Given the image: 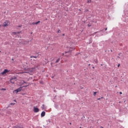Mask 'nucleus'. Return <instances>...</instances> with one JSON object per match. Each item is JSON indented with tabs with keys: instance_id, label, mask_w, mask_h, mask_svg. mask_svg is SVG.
I'll use <instances>...</instances> for the list:
<instances>
[{
	"instance_id": "18",
	"label": "nucleus",
	"mask_w": 128,
	"mask_h": 128,
	"mask_svg": "<svg viewBox=\"0 0 128 128\" xmlns=\"http://www.w3.org/2000/svg\"><path fill=\"white\" fill-rule=\"evenodd\" d=\"M96 94V92H94V96H95Z\"/></svg>"
},
{
	"instance_id": "6",
	"label": "nucleus",
	"mask_w": 128,
	"mask_h": 128,
	"mask_svg": "<svg viewBox=\"0 0 128 128\" xmlns=\"http://www.w3.org/2000/svg\"><path fill=\"white\" fill-rule=\"evenodd\" d=\"M34 112H38L40 111V109L38 108H36V106L34 107Z\"/></svg>"
},
{
	"instance_id": "12",
	"label": "nucleus",
	"mask_w": 128,
	"mask_h": 128,
	"mask_svg": "<svg viewBox=\"0 0 128 128\" xmlns=\"http://www.w3.org/2000/svg\"><path fill=\"white\" fill-rule=\"evenodd\" d=\"M13 34H20V32H13Z\"/></svg>"
},
{
	"instance_id": "20",
	"label": "nucleus",
	"mask_w": 128,
	"mask_h": 128,
	"mask_svg": "<svg viewBox=\"0 0 128 128\" xmlns=\"http://www.w3.org/2000/svg\"><path fill=\"white\" fill-rule=\"evenodd\" d=\"M10 106H12V104H15L14 103H10Z\"/></svg>"
},
{
	"instance_id": "8",
	"label": "nucleus",
	"mask_w": 128,
	"mask_h": 128,
	"mask_svg": "<svg viewBox=\"0 0 128 128\" xmlns=\"http://www.w3.org/2000/svg\"><path fill=\"white\" fill-rule=\"evenodd\" d=\"M60 58H62V56H59V58L56 60V63L58 64V62H60Z\"/></svg>"
},
{
	"instance_id": "10",
	"label": "nucleus",
	"mask_w": 128,
	"mask_h": 128,
	"mask_svg": "<svg viewBox=\"0 0 128 128\" xmlns=\"http://www.w3.org/2000/svg\"><path fill=\"white\" fill-rule=\"evenodd\" d=\"M13 128H24V127H22L21 126H16L13 127Z\"/></svg>"
},
{
	"instance_id": "33",
	"label": "nucleus",
	"mask_w": 128,
	"mask_h": 128,
	"mask_svg": "<svg viewBox=\"0 0 128 128\" xmlns=\"http://www.w3.org/2000/svg\"><path fill=\"white\" fill-rule=\"evenodd\" d=\"M62 36H64V34H62Z\"/></svg>"
},
{
	"instance_id": "34",
	"label": "nucleus",
	"mask_w": 128,
	"mask_h": 128,
	"mask_svg": "<svg viewBox=\"0 0 128 128\" xmlns=\"http://www.w3.org/2000/svg\"><path fill=\"white\" fill-rule=\"evenodd\" d=\"M88 66H90V64H88Z\"/></svg>"
},
{
	"instance_id": "14",
	"label": "nucleus",
	"mask_w": 128,
	"mask_h": 128,
	"mask_svg": "<svg viewBox=\"0 0 128 128\" xmlns=\"http://www.w3.org/2000/svg\"><path fill=\"white\" fill-rule=\"evenodd\" d=\"M60 32H62V31H60V30H58V31L57 32V34H60Z\"/></svg>"
},
{
	"instance_id": "26",
	"label": "nucleus",
	"mask_w": 128,
	"mask_h": 128,
	"mask_svg": "<svg viewBox=\"0 0 128 128\" xmlns=\"http://www.w3.org/2000/svg\"><path fill=\"white\" fill-rule=\"evenodd\" d=\"M62 56H64V54H62Z\"/></svg>"
},
{
	"instance_id": "15",
	"label": "nucleus",
	"mask_w": 128,
	"mask_h": 128,
	"mask_svg": "<svg viewBox=\"0 0 128 128\" xmlns=\"http://www.w3.org/2000/svg\"><path fill=\"white\" fill-rule=\"evenodd\" d=\"M40 22V21H38L34 23V24H38Z\"/></svg>"
},
{
	"instance_id": "2",
	"label": "nucleus",
	"mask_w": 128,
	"mask_h": 128,
	"mask_svg": "<svg viewBox=\"0 0 128 128\" xmlns=\"http://www.w3.org/2000/svg\"><path fill=\"white\" fill-rule=\"evenodd\" d=\"M16 77L14 76L12 77V78L10 79V82L11 84H14V82H16Z\"/></svg>"
},
{
	"instance_id": "7",
	"label": "nucleus",
	"mask_w": 128,
	"mask_h": 128,
	"mask_svg": "<svg viewBox=\"0 0 128 128\" xmlns=\"http://www.w3.org/2000/svg\"><path fill=\"white\" fill-rule=\"evenodd\" d=\"M8 72V70L7 69H5L2 72H1V74H4Z\"/></svg>"
},
{
	"instance_id": "4",
	"label": "nucleus",
	"mask_w": 128,
	"mask_h": 128,
	"mask_svg": "<svg viewBox=\"0 0 128 128\" xmlns=\"http://www.w3.org/2000/svg\"><path fill=\"white\" fill-rule=\"evenodd\" d=\"M122 20H123L125 22H128V16H125L124 17L123 16L122 18Z\"/></svg>"
},
{
	"instance_id": "13",
	"label": "nucleus",
	"mask_w": 128,
	"mask_h": 128,
	"mask_svg": "<svg viewBox=\"0 0 128 128\" xmlns=\"http://www.w3.org/2000/svg\"><path fill=\"white\" fill-rule=\"evenodd\" d=\"M92 2V0H89L88 1V4H90Z\"/></svg>"
},
{
	"instance_id": "17",
	"label": "nucleus",
	"mask_w": 128,
	"mask_h": 128,
	"mask_svg": "<svg viewBox=\"0 0 128 128\" xmlns=\"http://www.w3.org/2000/svg\"><path fill=\"white\" fill-rule=\"evenodd\" d=\"M88 26L90 28V26H92V24H88Z\"/></svg>"
},
{
	"instance_id": "28",
	"label": "nucleus",
	"mask_w": 128,
	"mask_h": 128,
	"mask_svg": "<svg viewBox=\"0 0 128 128\" xmlns=\"http://www.w3.org/2000/svg\"><path fill=\"white\" fill-rule=\"evenodd\" d=\"M108 30V28H106L105 30Z\"/></svg>"
},
{
	"instance_id": "16",
	"label": "nucleus",
	"mask_w": 128,
	"mask_h": 128,
	"mask_svg": "<svg viewBox=\"0 0 128 128\" xmlns=\"http://www.w3.org/2000/svg\"><path fill=\"white\" fill-rule=\"evenodd\" d=\"M44 105L43 104L42 107V110H44Z\"/></svg>"
},
{
	"instance_id": "24",
	"label": "nucleus",
	"mask_w": 128,
	"mask_h": 128,
	"mask_svg": "<svg viewBox=\"0 0 128 128\" xmlns=\"http://www.w3.org/2000/svg\"><path fill=\"white\" fill-rule=\"evenodd\" d=\"M120 94H122V92H120Z\"/></svg>"
},
{
	"instance_id": "19",
	"label": "nucleus",
	"mask_w": 128,
	"mask_h": 128,
	"mask_svg": "<svg viewBox=\"0 0 128 128\" xmlns=\"http://www.w3.org/2000/svg\"><path fill=\"white\" fill-rule=\"evenodd\" d=\"M88 9L85 10V12H88Z\"/></svg>"
},
{
	"instance_id": "21",
	"label": "nucleus",
	"mask_w": 128,
	"mask_h": 128,
	"mask_svg": "<svg viewBox=\"0 0 128 128\" xmlns=\"http://www.w3.org/2000/svg\"><path fill=\"white\" fill-rule=\"evenodd\" d=\"M89 44H92V40H90L89 41Z\"/></svg>"
},
{
	"instance_id": "30",
	"label": "nucleus",
	"mask_w": 128,
	"mask_h": 128,
	"mask_svg": "<svg viewBox=\"0 0 128 128\" xmlns=\"http://www.w3.org/2000/svg\"><path fill=\"white\" fill-rule=\"evenodd\" d=\"M100 98H101V99H102V98H104V97H101Z\"/></svg>"
},
{
	"instance_id": "27",
	"label": "nucleus",
	"mask_w": 128,
	"mask_h": 128,
	"mask_svg": "<svg viewBox=\"0 0 128 128\" xmlns=\"http://www.w3.org/2000/svg\"><path fill=\"white\" fill-rule=\"evenodd\" d=\"M120 66V64H118V66Z\"/></svg>"
},
{
	"instance_id": "3",
	"label": "nucleus",
	"mask_w": 128,
	"mask_h": 128,
	"mask_svg": "<svg viewBox=\"0 0 128 128\" xmlns=\"http://www.w3.org/2000/svg\"><path fill=\"white\" fill-rule=\"evenodd\" d=\"M22 90V87H20L18 89L14 90V92H16V94H18V92H21Z\"/></svg>"
},
{
	"instance_id": "22",
	"label": "nucleus",
	"mask_w": 128,
	"mask_h": 128,
	"mask_svg": "<svg viewBox=\"0 0 128 128\" xmlns=\"http://www.w3.org/2000/svg\"><path fill=\"white\" fill-rule=\"evenodd\" d=\"M101 100V98H98V100Z\"/></svg>"
},
{
	"instance_id": "9",
	"label": "nucleus",
	"mask_w": 128,
	"mask_h": 128,
	"mask_svg": "<svg viewBox=\"0 0 128 128\" xmlns=\"http://www.w3.org/2000/svg\"><path fill=\"white\" fill-rule=\"evenodd\" d=\"M44 116H46V112L44 111H43L41 113V116L42 118V117Z\"/></svg>"
},
{
	"instance_id": "35",
	"label": "nucleus",
	"mask_w": 128,
	"mask_h": 128,
	"mask_svg": "<svg viewBox=\"0 0 128 128\" xmlns=\"http://www.w3.org/2000/svg\"><path fill=\"white\" fill-rule=\"evenodd\" d=\"M14 102H16V100H14Z\"/></svg>"
},
{
	"instance_id": "31",
	"label": "nucleus",
	"mask_w": 128,
	"mask_h": 128,
	"mask_svg": "<svg viewBox=\"0 0 128 128\" xmlns=\"http://www.w3.org/2000/svg\"><path fill=\"white\" fill-rule=\"evenodd\" d=\"M92 68H94V66H93V67H92Z\"/></svg>"
},
{
	"instance_id": "11",
	"label": "nucleus",
	"mask_w": 128,
	"mask_h": 128,
	"mask_svg": "<svg viewBox=\"0 0 128 128\" xmlns=\"http://www.w3.org/2000/svg\"><path fill=\"white\" fill-rule=\"evenodd\" d=\"M30 58H38V56H30Z\"/></svg>"
},
{
	"instance_id": "5",
	"label": "nucleus",
	"mask_w": 128,
	"mask_h": 128,
	"mask_svg": "<svg viewBox=\"0 0 128 128\" xmlns=\"http://www.w3.org/2000/svg\"><path fill=\"white\" fill-rule=\"evenodd\" d=\"M9 24H10V21H8V20H6V21L4 22L3 26H8Z\"/></svg>"
},
{
	"instance_id": "32",
	"label": "nucleus",
	"mask_w": 128,
	"mask_h": 128,
	"mask_svg": "<svg viewBox=\"0 0 128 128\" xmlns=\"http://www.w3.org/2000/svg\"><path fill=\"white\" fill-rule=\"evenodd\" d=\"M100 128H104V127H102V126H101Z\"/></svg>"
},
{
	"instance_id": "1",
	"label": "nucleus",
	"mask_w": 128,
	"mask_h": 128,
	"mask_svg": "<svg viewBox=\"0 0 128 128\" xmlns=\"http://www.w3.org/2000/svg\"><path fill=\"white\" fill-rule=\"evenodd\" d=\"M74 50V48H70L68 51L65 52V54H65L64 56H70V54H72V50Z\"/></svg>"
},
{
	"instance_id": "29",
	"label": "nucleus",
	"mask_w": 128,
	"mask_h": 128,
	"mask_svg": "<svg viewBox=\"0 0 128 128\" xmlns=\"http://www.w3.org/2000/svg\"><path fill=\"white\" fill-rule=\"evenodd\" d=\"M28 86H28H24V88H26V86Z\"/></svg>"
},
{
	"instance_id": "23",
	"label": "nucleus",
	"mask_w": 128,
	"mask_h": 128,
	"mask_svg": "<svg viewBox=\"0 0 128 128\" xmlns=\"http://www.w3.org/2000/svg\"><path fill=\"white\" fill-rule=\"evenodd\" d=\"M24 84H28V82H26L24 81Z\"/></svg>"
},
{
	"instance_id": "25",
	"label": "nucleus",
	"mask_w": 128,
	"mask_h": 128,
	"mask_svg": "<svg viewBox=\"0 0 128 128\" xmlns=\"http://www.w3.org/2000/svg\"><path fill=\"white\" fill-rule=\"evenodd\" d=\"M18 28H22V25L19 26H18Z\"/></svg>"
}]
</instances>
